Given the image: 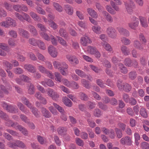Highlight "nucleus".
Returning a JSON list of instances; mask_svg holds the SVG:
<instances>
[{"label":"nucleus","mask_w":149,"mask_h":149,"mask_svg":"<svg viewBox=\"0 0 149 149\" xmlns=\"http://www.w3.org/2000/svg\"><path fill=\"white\" fill-rule=\"evenodd\" d=\"M54 68L58 70L61 74L64 76H66L68 74V66L65 62L60 63L55 61L53 63Z\"/></svg>","instance_id":"f257e3e1"},{"label":"nucleus","mask_w":149,"mask_h":149,"mask_svg":"<svg viewBox=\"0 0 149 149\" xmlns=\"http://www.w3.org/2000/svg\"><path fill=\"white\" fill-rule=\"evenodd\" d=\"M21 101L24 104L30 109L36 117H38L39 116V112L38 111V110L36 108L33 107L31 103L29 102L26 98L25 97H22L21 98Z\"/></svg>","instance_id":"f03ea898"},{"label":"nucleus","mask_w":149,"mask_h":149,"mask_svg":"<svg viewBox=\"0 0 149 149\" xmlns=\"http://www.w3.org/2000/svg\"><path fill=\"white\" fill-rule=\"evenodd\" d=\"M7 145L9 147L12 148H15L16 147L21 148L22 149H26V146L22 141L19 140H17L14 143L9 142L7 143Z\"/></svg>","instance_id":"7ed1b4c3"},{"label":"nucleus","mask_w":149,"mask_h":149,"mask_svg":"<svg viewBox=\"0 0 149 149\" xmlns=\"http://www.w3.org/2000/svg\"><path fill=\"white\" fill-rule=\"evenodd\" d=\"M48 95L52 98V99L55 101H57L59 95L57 93L51 88L47 89V90Z\"/></svg>","instance_id":"20e7f679"},{"label":"nucleus","mask_w":149,"mask_h":149,"mask_svg":"<svg viewBox=\"0 0 149 149\" xmlns=\"http://www.w3.org/2000/svg\"><path fill=\"white\" fill-rule=\"evenodd\" d=\"M107 33L108 36L110 38L115 39L116 38L117 34L115 30L111 27H108L106 31Z\"/></svg>","instance_id":"39448f33"},{"label":"nucleus","mask_w":149,"mask_h":149,"mask_svg":"<svg viewBox=\"0 0 149 149\" xmlns=\"http://www.w3.org/2000/svg\"><path fill=\"white\" fill-rule=\"evenodd\" d=\"M1 26L6 28L10 26H16V23L13 19H8L6 21L2 22Z\"/></svg>","instance_id":"423d86ee"},{"label":"nucleus","mask_w":149,"mask_h":149,"mask_svg":"<svg viewBox=\"0 0 149 149\" xmlns=\"http://www.w3.org/2000/svg\"><path fill=\"white\" fill-rule=\"evenodd\" d=\"M81 44L84 46H86L88 44L91 43L92 41L88 36H84L81 37L80 40Z\"/></svg>","instance_id":"0eeeda50"},{"label":"nucleus","mask_w":149,"mask_h":149,"mask_svg":"<svg viewBox=\"0 0 149 149\" xmlns=\"http://www.w3.org/2000/svg\"><path fill=\"white\" fill-rule=\"evenodd\" d=\"M50 55L53 58H56L58 54L57 50L52 45L49 46L48 49Z\"/></svg>","instance_id":"6e6552de"},{"label":"nucleus","mask_w":149,"mask_h":149,"mask_svg":"<svg viewBox=\"0 0 149 149\" xmlns=\"http://www.w3.org/2000/svg\"><path fill=\"white\" fill-rule=\"evenodd\" d=\"M66 57L69 62L72 64L76 65L79 63L78 59L75 56L71 55L68 54L66 55Z\"/></svg>","instance_id":"1a4fd4ad"},{"label":"nucleus","mask_w":149,"mask_h":149,"mask_svg":"<svg viewBox=\"0 0 149 149\" xmlns=\"http://www.w3.org/2000/svg\"><path fill=\"white\" fill-rule=\"evenodd\" d=\"M120 143L123 145H130L132 143V140L130 137L126 136L121 138L120 140Z\"/></svg>","instance_id":"9d476101"},{"label":"nucleus","mask_w":149,"mask_h":149,"mask_svg":"<svg viewBox=\"0 0 149 149\" xmlns=\"http://www.w3.org/2000/svg\"><path fill=\"white\" fill-rule=\"evenodd\" d=\"M125 5L128 13L129 14L132 13L133 9L135 8V5L134 2H131L130 3H126Z\"/></svg>","instance_id":"9b49d317"},{"label":"nucleus","mask_w":149,"mask_h":149,"mask_svg":"<svg viewBox=\"0 0 149 149\" xmlns=\"http://www.w3.org/2000/svg\"><path fill=\"white\" fill-rule=\"evenodd\" d=\"M24 68L25 70L31 73H34L36 72L35 67L30 64H27L24 65Z\"/></svg>","instance_id":"f8f14e48"},{"label":"nucleus","mask_w":149,"mask_h":149,"mask_svg":"<svg viewBox=\"0 0 149 149\" xmlns=\"http://www.w3.org/2000/svg\"><path fill=\"white\" fill-rule=\"evenodd\" d=\"M41 84L45 86L47 85L49 87H52L54 85V82L49 79H45L44 81H41Z\"/></svg>","instance_id":"ddd939ff"},{"label":"nucleus","mask_w":149,"mask_h":149,"mask_svg":"<svg viewBox=\"0 0 149 149\" xmlns=\"http://www.w3.org/2000/svg\"><path fill=\"white\" fill-rule=\"evenodd\" d=\"M101 45L103 48L106 51L108 52H111L113 49L109 44L106 42H101Z\"/></svg>","instance_id":"4468645a"},{"label":"nucleus","mask_w":149,"mask_h":149,"mask_svg":"<svg viewBox=\"0 0 149 149\" xmlns=\"http://www.w3.org/2000/svg\"><path fill=\"white\" fill-rule=\"evenodd\" d=\"M16 129H18L19 131L21 132L24 136H28V133L27 130L22 126L19 125H17Z\"/></svg>","instance_id":"2eb2a0df"},{"label":"nucleus","mask_w":149,"mask_h":149,"mask_svg":"<svg viewBox=\"0 0 149 149\" xmlns=\"http://www.w3.org/2000/svg\"><path fill=\"white\" fill-rule=\"evenodd\" d=\"M62 101L64 104L67 107H70L72 106V101L66 97L63 98Z\"/></svg>","instance_id":"dca6fc26"},{"label":"nucleus","mask_w":149,"mask_h":149,"mask_svg":"<svg viewBox=\"0 0 149 149\" xmlns=\"http://www.w3.org/2000/svg\"><path fill=\"white\" fill-rule=\"evenodd\" d=\"M87 12L88 14L92 17L94 18H98V15L96 12L91 8H88L87 9Z\"/></svg>","instance_id":"f3484780"},{"label":"nucleus","mask_w":149,"mask_h":149,"mask_svg":"<svg viewBox=\"0 0 149 149\" xmlns=\"http://www.w3.org/2000/svg\"><path fill=\"white\" fill-rule=\"evenodd\" d=\"M41 112L43 116L45 118H49L51 116V113L45 108L42 107L41 108Z\"/></svg>","instance_id":"a211bd4d"},{"label":"nucleus","mask_w":149,"mask_h":149,"mask_svg":"<svg viewBox=\"0 0 149 149\" xmlns=\"http://www.w3.org/2000/svg\"><path fill=\"white\" fill-rule=\"evenodd\" d=\"M37 46L41 49L44 50L46 49V46L44 42L40 40H38Z\"/></svg>","instance_id":"6ab92c4d"},{"label":"nucleus","mask_w":149,"mask_h":149,"mask_svg":"<svg viewBox=\"0 0 149 149\" xmlns=\"http://www.w3.org/2000/svg\"><path fill=\"white\" fill-rule=\"evenodd\" d=\"M139 24V22L136 20H134L129 24V26L131 28L135 29Z\"/></svg>","instance_id":"aec40b11"},{"label":"nucleus","mask_w":149,"mask_h":149,"mask_svg":"<svg viewBox=\"0 0 149 149\" xmlns=\"http://www.w3.org/2000/svg\"><path fill=\"white\" fill-rule=\"evenodd\" d=\"M6 110L9 112L11 113H17L18 112V110L17 107L15 106H13L11 105L8 106Z\"/></svg>","instance_id":"412c9836"},{"label":"nucleus","mask_w":149,"mask_h":149,"mask_svg":"<svg viewBox=\"0 0 149 149\" xmlns=\"http://www.w3.org/2000/svg\"><path fill=\"white\" fill-rule=\"evenodd\" d=\"M120 49L123 53L125 55H128L130 53V50L127 49L125 46L124 45L122 46Z\"/></svg>","instance_id":"4be33fe9"},{"label":"nucleus","mask_w":149,"mask_h":149,"mask_svg":"<svg viewBox=\"0 0 149 149\" xmlns=\"http://www.w3.org/2000/svg\"><path fill=\"white\" fill-rule=\"evenodd\" d=\"M133 45L135 47L140 50H143L144 48L143 45H142L139 41L138 40H135L134 42Z\"/></svg>","instance_id":"5701e85b"},{"label":"nucleus","mask_w":149,"mask_h":149,"mask_svg":"<svg viewBox=\"0 0 149 149\" xmlns=\"http://www.w3.org/2000/svg\"><path fill=\"white\" fill-rule=\"evenodd\" d=\"M17 104L20 110L24 113L26 114L29 112V111L25 108L24 106L22 103L19 102L17 103Z\"/></svg>","instance_id":"b1692460"},{"label":"nucleus","mask_w":149,"mask_h":149,"mask_svg":"<svg viewBox=\"0 0 149 149\" xmlns=\"http://www.w3.org/2000/svg\"><path fill=\"white\" fill-rule=\"evenodd\" d=\"M118 31L121 34H123L126 36H128L130 35L129 31L123 28H118Z\"/></svg>","instance_id":"393cba45"},{"label":"nucleus","mask_w":149,"mask_h":149,"mask_svg":"<svg viewBox=\"0 0 149 149\" xmlns=\"http://www.w3.org/2000/svg\"><path fill=\"white\" fill-rule=\"evenodd\" d=\"M97 49L95 47L89 46L87 47V50L89 54L93 55L95 54V52Z\"/></svg>","instance_id":"a878e982"},{"label":"nucleus","mask_w":149,"mask_h":149,"mask_svg":"<svg viewBox=\"0 0 149 149\" xmlns=\"http://www.w3.org/2000/svg\"><path fill=\"white\" fill-rule=\"evenodd\" d=\"M65 10L66 12L70 15H72L73 13V8L68 5L65 6Z\"/></svg>","instance_id":"bb28decb"},{"label":"nucleus","mask_w":149,"mask_h":149,"mask_svg":"<svg viewBox=\"0 0 149 149\" xmlns=\"http://www.w3.org/2000/svg\"><path fill=\"white\" fill-rule=\"evenodd\" d=\"M67 131V128L65 127H59L57 129V131L59 134L63 135L65 134Z\"/></svg>","instance_id":"cd10ccee"},{"label":"nucleus","mask_w":149,"mask_h":149,"mask_svg":"<svg viewBox=\"0 0 149 149\" xmlns=\"http://www.w3.org/2000/svg\"><path fill=\"white\" fill-rule=\"evenodd\" d=\"M3 67L6 69L11 70L12 68V65L6 61H4L3 63Z\"/></svg>","instance_id":"c85d7f7f"},{"label":"nucleus","mask_w":149,"mask_h":149,"mask_svg":"<svg viewBox=\"0 0 149 149\" xmlns=\"http://www.w3.org/2000/svg\"><path fill=\"white\" fill-rule=\"evenodd\" d=\"M139 112L141 116L143 118H147L148 114L147 111L145 108H141Z\"/></svg>","instance_id":"c756f323"},{"label":"nucleus","mask_w":149,"mask_h":149,"mask_svg":"<svg viewBox=\"0 0 149 149\" xmlns=\"http://www.w3.org/2000/svg\"><path fill=\"white\" fill-rule=\"evenodd\" d=\"M15 15L16 17L18 18V19H21L22 18H23V19H29V17L28 15L24 13H23L22 15L18 13H15Z\"/></svg>","instance_id":"7c9ffc66"},{"label":"nucleus","mask_w":149,"mask_h":149,"mask_svg":"<svg viewBox=\"0 0 149 149\" xmlns=\"http://www.w3.org/2000/svg\"><path fill=\"white\" fill-rule=\"evenodd\" d=\"M92 29L96 34H100L101 33V28L99 26H93L92 27Z\"/></svg>","instance_id":"2f4dec72"},{"label":"nucleus","mask_w":149,"mask_h":149,"mask_svg":"<svg viewBox=\"0 0 149 149\" xmlns=\"http://www.w3.org/2000/svg\"><path fill=\"white\" fill-rule=\"evenodd\" d=\"M132 88L131 86L127 83H123V89L126 92H129L130 91Z\"/></svg>","instance_id":"473e14b6"},{"label":"nucleus","mask_w":149,"mask_h":149,"mask_svg":"<svg viewBox=\"0 0 149 149\" xmlns=\"http://www.w3.org/2000/svg\"><path fill=\"white\" fill-rule=\"evenodd\" d=\"M93 114L95 117H99L102 116V113L100 109L97 108L94 109Z\"/></svg>","instance_id":"72a5a7b5"},{"label":"nucleus","mask_w":149,"mask_h":149,"mask_svg":"<svg viewBox=\"0 0 149 149\" xmlns=\"http://www.w3.org/2000/svg\"><path fill=\"white\" fill-rule=\"evenodd\" d=\"M28 87V93L30 95L33 94L35 91V88L33 85L32 84H30Z\"/></svg>","instance_id":"f704fd0d"},{"label":"nucleus","mask_w":149,"mask_h":149,"mask_svg":"<svg viewBox=\"0 0 149 149\" xmlns=\"http://www.w3.org/2000/svg\"><path fill=\"white\" fill-rule=\"evenodd\" d=\"M58 42L62 46L64 47H67L68 45L66 42L61 37L57 36Z\"/></svg>","instance_id":"c9c22d12"},{"label":"nucleus","mask_w":149,"mask_h":149,"mask_svg":"<svg viewBox=\"0 0 149 149\" xmlns=\"http://www.w3.org/2000/svg\"><path fill=\"white\" fill-rule=\"evenodd\" d=\"M37 68L39 72L45 74L47 70V69L44 66L40 64H38Z\"/></svg>","instance_id":"e433bc0d"},{"label":"nucleus","mask_w":149,"mask_h":149,"mask_svg":"<svg viewBox=\"0 0 149 149\" xmlns=\"http://www.w3.org/2000/svg\"><path fill=\"white\" fill-rule=\"evenodd\" d=\"M75 72L78 75L81 77H85L86 76L85 73L80 70L76 69L75 70Z\"/></svg>","instance_id":"4c0bfd02"},{"label":"nucleus","mask_w":149,"mask_h":149,"mask_svg":"<svg viewBox=\"0 0 149 149\" xmlns=\"http://www.w3.org/2000/svg\"><path fill=\"white\" fill-rule=\"evenodd\" d=\"M19 33L20 34L22 35L23 37L26 38H28L29 36L28 32L22 29H19Z\"/></svg>","instance_id":"58836bf2"},{"label":"nucleus","mask_w":149,"mask_h":149,"mask_svg":"<svg viewBox=\"0 0 149 149\" xmlns=\"http://www.w3.org/2000/svg\"><path fill=\"white\" fill-rule=\"evenodd\" d=\"M120 72L124 74H126L127 72V70L126 67H125L121 63H120L118 65Z\"/></svg>","instance_id":"ea45409f"},{"label":"nucleus","mask_w":149,"mask_h":149,"mask_svg":"<svg viewBox=\"0 0 149 149\" xmlns=\"http://www.w3.org/2000/svg\"><path fill=\"white\" fill-rule=\"evenodd\" d=\"M121 41L123 44L125 45H129L131 42V41L130 39L125 37L122 38Z\"/></svg>","instance_id":"a19ab883"},{"label":"nucleus","mask_w":149,"mask_h":149,"mask_svg":"<svg viewBox=\"0 0 149 149\" xmlns=\"http://www.w3.org/2000/svg\"><path fill=\"white\" fill-rule=\"evenodd\" d=\"M40 36L45 40L47 41H49L50 40V36H49L45 32H40Z\"/></svg>","instance_id":"79ce46f5"},{"label":"nucleus","mask_w":149,"mask_h":149,"mask_svg":"<svg viewBox=\"0 0 149 149\" xmlns=\"http://www.w3.org/2000/svg\"><path fill=\"white\" fill-rule=\"evenodd\" d=\"M19 77L22 80L25 82H29L31 81V79L25 75H21Z\"/></svg>","instance_id":"37998d69"},{"label":"nucleus","mask_w":149,"mask_h":149,"mask_svg":"<svg viewBox=\"0 0 149 149\" xmlns=\"http://www.w3.org/2000/svg\"><path fill=\"white\" fill-rule=\"evenodd\" d=\"M63 84L65 86L69 88L71 87V81H68L65 79H63L62 80Z\"/></svg>","instance_id":"c03bdc74"},{"label":"nucleus","mask_w":149,"mask_h":149,"mask_svg":"<svg viewBox=\"0 0 149 149\" xmlns=\"http://www.w3.org/2000/svg\"><path fill=\"white\" fill-rule=\"evenodd\" d=\"M115 130L117 138L119 139L121 138L123 136L121 131L118 128H115Z\"/></svg>","instance_id":"a18cd8bd"},{"label":"nucleus","mask_w":149,"mask_h":149,"mask_svg":"<svg viewBox=\"0 0 149 149\" xmlns=\"http://www.w3.org/2000/svg\"><path fill=\"white\" fill-rule=\"evenodd\" d=\"M13 71L15 74H20L23 73L24 70L20 68L17 67L14 69Z\"/></svg>","instance_id":"49530a36"},{"label":"nucleus","mask_w":149,"mask_h":149,"mask_svg":"<svg viewBox=\"0 0 149 149\" xmlns=\"http://www.w3.org/2000/svg\"><path fill=\"white\" fill-rule=\"evenodd\" d=\"M38 40L34 38H31L29 40V43L31 45L36 46H37Z\"/></svg>","instance_id":"de8ad7c7"},{"label":"nucleus","mask_w":149,"mask_h":149,"mask_svg":"<svg viewBox=\"0 0 149 149\" xmlns=\"http://www.w3.org/2000/svg\"><path fill=\"white\" fill-rule=\"evenodd\" d=\"M29 28L30 32L33 36H36L38 34V32L34 26L30 25Z\"/></svg>","instance_id":"09e8293b"},{"label":"nucleus","mask_w":149,"mask_h":149,"mask_svg":"<svg viewBox=\"0 0 149 149\" xmlns=\"http://www.w3.org/2000/svg\"><path fill=\"white\" fill-rule=\"evenodd\" d=\"M53 105L61 113H64V111L63 109L58 105L55 103H53Z\"/></svg>","instance_id":"8fccbe9b"},{"label":"nucleus","mask_w":149,"mask_h":149,"mask_svg":"<svg viewBox=\"0 0 149 149\" xmlns=\"http://www.w3.org/2000/svg\"><path fill=\"white\" fill-rule=\"evenodd\" d=\"M58 33L61 36L63 37H65L67 35V33L65 30L62 28L59 30Z\"/></svg>","instance_id":"3c124183"},{"label":"nucleus","mask_w":149,"mask_h":149,"mask_svg":"<svg viewBox=\"0 0 149 149\" xmlns=\"http://www.w3.org/2000/svg\"><path fill=\"white\" fill-rule=\"evenodd\" d=\"M37 26L40 30V32H45L47 30L45 26L41 24H37Z\"/></svg>","instance_id":"603ef678"},{"label":"nucleus","mask_w":149,"mask_h":149,"mask_svg":"<svg viewBox=\"0 0 149 149\" xmlns=\"http://www.w3.org/2000/svg\"><path fill=\"white\" fill-rule=\"evenodd\" d=\"M89 66L92 70L96 73H98L100 71H101V69H99L97 67L94 65H89Z\"/></svg>","instance_id":"864d4df0"},{"label":"nucleus","mask_w":149,"mask_h":149,"mask_svg":"<svg viewBox=\"0 0 149 149\" xmlns=\"http://www.w3.org/2000/svg\"><path fill=\"white\" fill-rule=\"evenodd\" d=\"M6 124L8 126H10L15 128V129H16V126L17 125H18V124L17 123L15 124L12 121L10 120L8 121L6 123Z\"/></svg>","instance_id":"5fc2aeb1"},{"label":"nucleus","mask_w":149,"mask_h":149,"mask_svg":"<svg viewBox=\"0 0 149 149\" xmlns=\"http://www.w3.org/2000/svg\"><path fill=\"white\" fill-rule=\"evenodd\" d=\"M139 39L142 42L143 44H145L146 42V40L142 33H140L139 36Z\"/></svg>","instance_id":"6e6d98bb"},{"label":"nucleus","mask_w":149,"mask_h":149,"mask_svg":"<svg viewBox=\"0 0 149 149\" xmlns=\"http://www.w3.org/2000/svg\"><path fill=\"white\" fill-rule=\"evenodd\" d=\"M54 75L56 78L55 80L56 81H58L59 82H61L62 80L61 79L62 78V76L58 72H55L54 73Z\"/></svg>","instance_id":"4d7b16f0"},{"label":"nucleus","mask_w":149,"mask_h":149,"mask_svg":"<svg viewBox=\"0 0 149 149\" xmlns=\"http://www.w3.org/2000/svg\"><path fill=\"white\" fill-rule=\"evenodd\" d=\"M89 125L91 128H93L95 126L96 124L95 122L91 119L88 118L87 120Z\"/></svg>","instance_id":"13d9d810"},{"label":"nucleus","mask_w":149,"mask_h":149,"mask_svg":"<svg viewBox=\"0 0 149 149\" xmlns=\"http://www.w3.org/2000/svg\"><path fill=\"white\" fill-rule=\"evenodd\" d=\"M129 78L131 79H135L137 75L136 72L135 71H133L130 72L129 74Z\"/></svg>","instance_id":"bf43d9fd"},{"label":"nucleus","mask_w":149,"mask_h":149,"mask_svg":"<svg viewBox=\"0 0 149 149\" xmlns=\"http://www.w3.org/2000/svg\"><path fill=\"white\" fill-rule=\"evenodd\" d=\"M48 24L54 30L58 28V26L55 22L52 20L49 21Z\"/></svg>","instance_id":"052dcab7"},{"label":"nucleus","mask_w":149,"mask_h":149,"mask_svg":"<svg viewBox=\"0 0 149 149\" xmlns=\"http://www.w3.org/2000/svg\"><path fill=\"white\" fill-rule=\"evenodd\" d=\"M0 48L7 52L9 51V49L7 45L4 43H0Z\"/></svg>","instance_id":"680f3d73"},{"label":"nucleus","mask_w":149,"mask_h":149,"mask_svg":"<svg viewBox=\"0 0 149 149\" xmlns=\"http://www.w3.org/2000/svg\"><path fill=\"white\" fill-rule=\"evenodd\" d=\"M53 5L56 9L58 12H61L62 10V7L59 5L57 3H54Z\"/></svg>","instance_id":"e2e57ef3"},{"label":"nucleus","mask_w":149,"mask_h":149,"mask_svg":"<svg viewBox=\"0 0 149 149\" xmlns=\"http://www.w3.org/2000/svg\"><path fill=\"white\" fill-rule=\"evenodd\" d=\"M50 39L52 44L55 45H56L57 44V41L55 37L52 35H50Z\"/></svg>","instance_id":"0e129e2a"},{"label":"nucleus","mask_w":149,"mask_h":149,"mask_svg":"<svg viewBox=\"0 0 149 149\" xmlns=\"http://www.w3.org/2000/svg\"><path fill=\"white\" fill-rule=\"evenodd\" d=\"M75 141L76 144L79 146H82L84 145V142L83 140L78 138L75 139Z\"/></svg>","instance_id":"69168bd1"},{"label":"nucleus","mask_w":149,"mask_h":149,"mask_svg":"<svg viewBox=\"0 0 149 149\" xmlns=\"http://www.w3.org/2000/svg\"><path fill=\"white\" fill-rule=\"evenodd\" d=\"M28 56L32 60L35 61L37 60V58L35 54L32 52H29L28 53Z\"/></svg>","instance_id":"338daca9"},{"label":"nucleus","mask_w":149,"mask_h":149,"mask_svg":"<svg viewBox=\"0 0 149 149\" xmlns=\"http://www.w3.org/2000/svg\"><path fill=\"white\" fill-rule=\"evenodd\" d=\"M141 146L142 149H149V144L146 142H142L141 143Z\"/></svg>","instance_id":"774afa93"}]
</instances>
